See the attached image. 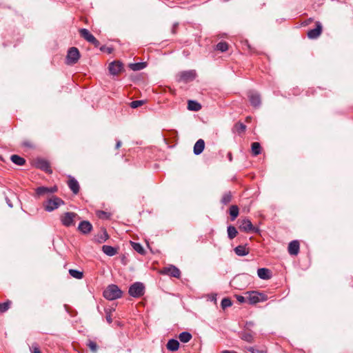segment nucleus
Masks as SVG:
<instances>
[{
    "label": "nucleus",
    "instance_id": "obj_1",
    "mask_svg": "<svg viewBox=\"0 0 353 353\" xmlns=\"http://www.w3.org/2000/svg\"><path fill=\"white\" fill-rule=\"evenodd\" d=\"M123 292L117 285H110L103 291V296L110 301L115 300L121 297Z\"/></svg>",
    "mask_w": 353,
    "mask_h": 353
},
{
    "label": "nucleus",
    "instance_id": "obj_2",
    "mask_svg": "<svg viewBox=\"0 0 353 353\" xmlns=\"http://www.w3.org/2000/svg\"><path fill=\"white\" fill-rule=\"evenodd\" d=\"M64 205V201L59 197L51 196L44 203L43 207L46 211L52 212Z\"/></svg>",
    "mask_w": 353,
    "mask_h": 353
},
{
    "label": "nucleus",
    "instance_id": "obj_3",
    "mask_svg": "<svg viewBox=\"0 0 353 353\" xmlns=\"http://www.w3.org/2000/svg\"><path fill=\"white\" fill-rule=\"evenodd\" d=\"M246 294L249 303L252 305L265 301L268 299L267 294L257 291L247 292Z\"/></svg>",
    "mask_w": 353,
    "mask_h": 353
},
{
    "label": "nucleus",
    "instance_id": "obj_4",
    "mask_svg": "<svg viewBox=\"0 0 353 353\" xmlns=\"http://www.w3.org/2000/svg\"><path fill=\"white\" fill-rule=\"evenodd\" d=\"M128 293L134 298L141 297L145 293V285L141 282H135L130 286Z\"/></svg>",
    "mask_w": 353,
    "mask_h": 353
},
{
    "label": "nucleus",
    "instance_id": "obj_5",
    "mask_svg": "<svg viewBox=\"0 0 353 353\" xmlns=\"http://www.w3.org/2000/svg\"><path fill=\"white\" fill-rule=\"evenodd\" d=\"M239 228L241 231L245 232H254L257 233L259 230L254 227L252 222L248 219H244L239 221Z\"/></svg>",
    "mask_w": 353,
    "mask_h": 353
},
{
    "label": "nucleus",
    "instance_id": "obj_6",
    "mask_svg": "<svg viewBox=\"0 0 353 353\" xmlns=\"http://www.w3.org/2000/svg\"><path fill=\"white\" fill-rule=\"evenodd\" d=\"M196 74L195 70L182 71L178 74V81L188 83L193 81L196 78Z\"/></svg>",
    "mask_w": 353,
    "mask_h": 353
},
{
    "label": "nucleus",
    "instance_id": "obj_7",
    "mask_svg": "<svg viewBox=\"0 0 353 353\" xmlns=\"http://www.w3.org/2000/svg\"><path fill=\"white\" fill-rule=\"evenodd\" d=\"M58 190V188L56 185H54L52 187H44V186H40L38 187L35 190V194L36 196L40 197L43 196H52V194L57 192Z\"/></svg>",
    "mask_w": 353,
    "mask_h": 353
},
{
    "label": "nucleus",
    "instance_id": "obj_8",
    "mask_svg": "<svg viewBox=\"0 0 353 353\" xmlns=\"http://www.w3.org/2000/svg\"><path fill=\"white\" fill-rule=\"evenodd\" d=\"M77 216L74 212H65L61 216L60 220L61 223L65 227H70L74 225V219Z\"/></svg>",
    "mask_w": 353,
    "mask_h": 353
},
{
    "label": "nucleus",
    "instance_id": "obj_9",
    "mask_svg": "<svg viewBox=\"0 0 353 353\" xmlns=\"http://www.w3.org/2000/svg\"><path fill=\"white\" fill-rule=\"evenodd\" d=\"M80 54L79 50L72 47L69 49L67 54V63L68 64H74L79 59Z\"/></svg>",
    "mask_w": 353,
    "mask_h": 353
},
{
    "label": "nucleus",
    "instance_id": "obj_10",
    "mask_svg": "<svg viewBox=\"0 0 353 353\" xmlns=\"http://www.w3.org/2000/svg\"><path fill=\"white\" fill-rule=\"evenodd\" d=\"M251 105L254 108H259L261 105V100L259 93L254 91H250L248 94Z\"/></svg>",
    "mask_w": 353,
    "mask_h": 353
},
{
    "label": "nucleus",
    "instance_id": "obj_11",
    "mask_svg": "<svg viewBox=\"0 0 353 353\" xmlns=\"http://www.w3.org/2000/svg\"><path fill=\"white\" fill-rule=\"evenodd\" d=\"M161 273L163 274L170 275V276L175 277V278H179L180 275H181V272H180L179 269L172 265H171L168 267L164 268L161 270Z\"/></svg>",
    "mask_w": 353,
    "mask_h": 353
},
{
    "label": "nucleus",
    "instance_id": "obj_12",
    "mask_svg": "<svg viewBox=\"0 0 353 353\" xmlns=\"http://www.w3.org/2000/svg\"><path fill=\"white\" fill-rule=\"evenodd\" d=\"M123 69V64L119 61H114L109 64L108 70L111 74L117 75Z\"/></svg>",
    "mask_w": 353,
    "mask_h": 353
},
{
    "label": "nucleus",
    "instance_id": "obj_13",
    "mask_svg": "<svg viewBox=\"0 0 353 353\" xmlns=\"http://www.w3.org/2000/svg\"><path fill=\"white\" fill-rule=\"evenodd\" d=\"M78 230L83 234H88L92 231V225L88 221H82L79 224Z\"/></svg>",
    "mask_w": 353,
    "mask_h": 353
},
{
    "label": "nucleus",
    "instance_id": "obj_14",
    "mask_svg": "<svg viewBox=\"0 0 353 353\" xmlns=\"http://www.w3.org/2000/svg\"><path fill=\"white\" fill-rule=\"evenodd\" d=\"M316 28L307 32V37L310 39H316L322 32V26L320 22L316 23Z\"/></svg>",
    "mask_w": 353,
    "mask_h": 353
},
{
    "label": "nucleus",
    "instance_id": "obj_15",
    "mask_svg": "<svg viewBox=\"0 0 353 353\" xmlns=\"http://www.w3.org/2000/svg\"><path fill=\"white\" fill-rule=\"evenodd\" d=\"M300 245L297 240L291 241L288 245V252L290 255L296 256L299 252Z\"/></svg>",
    "mask_w": 353,
    "mask_h": 353
},
{
    "label": "nucleus",
    "instance_id": "obj_16",
    "mask_svg": "<svg viewBox=\"0 0 353 353\" xmlns=\"http://www.w3.org/2000/svg\"><path fill=\"white\" fill-rule=\"evenodd\" d=\"M68 185L70 190L74 194H77L79 192V182L72 176H70L69 180L68 181Z\"/></svg>",
    "mask_w": 353,
    "mask_h": 353
},
{
    "label": "nucleus",
    "instance_id": "obj_17",
    "mask_svg": "<svg viewBox=\"0 0 353 353\" xmlns=\"http://www.w3.org/2000/svg\"><path fill=\"white\" fill-rule=\"evenodd\" d=\"M257 274L261 279L263 280H268L271 279L272 276L271 270L265 268H259Z\"/></svg>",
    "mask_w": 353,
    "mask_h": 353
},
{
    "label": "nucleus",
    "instance_id": "obj_18",
    "mask_svg": "<svg viewBox=\"0 0 353 353\" xmlns=\"http://www.w3.org/2000/svg\"><path fill=\"white\" fill-rule=\"evenodd\" d=\"M254 333L252 331L244 330L240 333V338L248 343H252L254 341Z\"/></svg>",
    "mask_w": 353,
    "mask_h": 353
},
{
    "label": "nucleus",
    "instance_id": "obj_19",
    "mask_svg": "<svg viewBox=\"0 0 353 353\" xmlns=\"http://www.w3.org/2000/svg\"><path fill=\"white\" fill-rule=\"evenodd\" d=\"M37 166L41 170L45 171L47 173H51L52 170L50 168L49 163L44 159H39L37 161Z\"/></svg>",
    "mask_w": 353,
    "mask_h": 353
},
{
    "label": "nucleus",
    "instance_id": "obj_20",
    "mask_svg": "<svg viewBox=\"0 0 353 353\" xmlns=\"http://www.w3.org/2000/svg\"><path fill=\"white\" fill-rule=\"evenodd\" d=\"M205 148V142L203 139H199L194 145V153L196 155L201 154Z\"/></svg>",
    "mask_w": 353,
    "mask_h": 353
},
{
    "label": "nucleus",
    "instance_id": "obj_21",
    "mask_svg": "<svg viewBox=\"0 0 353 353\" xmlns=\"http://www.w3.org/2000/svg\"><path fill=\"white\" fill-rule=\"evenodd\" d=\"M102 251L109 256H112L117 254V248L108 245L102 246Z\"/></svg>",
    "mask_w": 353,
    "mask_h": 353
},
{
    "label": "nucleus",
    "instance_id": "obj_22",
    "mask_svg": "<svg viewBox=\"0 0 353 353\" xmlns=\"http://www.w3.org/2000/svg\"><path fill=\"white\" fill-rule=\"evenodd\" d=\"M79 34L81 37L88 42L92 41L94 39V36L90 32V31L85 28H81L79 30Z\"/></svg>",
    "mask_w": 353,
    "mask_h": 353
},
{
    "label": "nucleus",
    "instance_id": "obj_23",
    "mask_svg": "<svg viewBox=\"0 0 353 353\" xmlns=\"http://www.w3.org/2000/svg\"><path fill=\"white\" fill-rule=\"evenodd\" d=\"M166 347L170 351H176L179 350V343L177 340L172 339L168 341Z\"/></svg>",
    "mask_w": 353,
    "mask_h": 353
},
{
    "label": "nucleus",
    "instance_id": "obj_24",
    "mask_svg": "<svg viewBox=\"0 0 353 353\" xmlns=\"http://www.w3.org/2000/svg\"><path fill=\"white\" fill-rule=\"evenodd\" d=\"M234 250L235 254L240 256H246L249 254V250L245 245H239L236 247Z\"/></svg>",
    "mask_w": 353,
    "mask_h": 353
},
{
    "label": "nucleus",
    "instance_id": "obj_25",
    "mask_svg": "<svg viewBox=\"0 0 353 353\" xmlns=\"http://www.w3.org/2000/svg\"><path fill=\"white\" fill-rule=\"evenodd\" d=\"M188 108L192 111H199L201 109V105L196 101L190 100L188 103Z\"/></svg>",
    "mask_w": 353,
    "mask_h": 353
},
{
    "label": "nucleus",
    "instance_id": "obj_26",
    "mask_svg": "<svg viewBox=\"0 0 353 353\" xmlns=\"http://www.w3.org/2000/svg\"><path fill=\"white\" fill-rule=\"evenodd\" d=\"M231 221H234L239 216V210L237 205H231L229 210Z\"/></svg>",
    "mask_w": 353,
    "mask_h": 353
},
{
    "label": "nucleus",
    "instance_id": "obj_27",
    "mask_svg": "<svg viewBox=\"0 0 353 353\" xmlns=\"http://www.w3.org/2000/svg\"><path fill=\"white\" fill-rule=\"evenodd\" d=\"M192 337V334L188 332H182L179 335V339L180 341L182 343L189 342L191 340Z\"/></svg>",
    "mask_w": 353,
    "mask_h": 353
},
{
    "label": "nucleus",
    "instance_id": "obj_28",
    "mask_svg": "<svg viewBox=\"0 0 353 353\" xmlns=\"http://www.w3.org/2000/svg\"><path fill=\"white\" fill-rule=\"evenodd\" d=\"M146 66V63L145 62H139L134 63H130L129 65V68L134 71H139L143 70Z\"/></svg>",
    "mask_w": 353,
    "mask_h": 353
},
{
    "label": "nucleus",
    "instance_id": "obj_29",
    "mask_svg": "<svg viewBox=\"0 0 353 353\" xmlns=\"http://www.w3.org/2000/svg\"><path fill=\"white\" fill-rule=\"evenodd\" d=\"M11 161L16 165H23L26 163V160L19 155L13 154L10 157Z\"/></svg>",
    "mask_w": 353,
    "mask_h": 353
},
{
    "label": "nucleus",
    "instance_id": "obj_30",
    "mask_svg": "<svg viewBox=\"0 0 353 353\" xmlns=\"http://www.w3.org/2000/svg\"><path fill=\"white\" fill-rule=\"evenodd\" d=\"M132 248L137 251L139 254L144 255L145 252L143 246L139 243L130 241Z\"/></svg>",
    "mask_w": 353,
    "mask_h": 353
},
{
    "label": "nucleus",
    "instance_id": "obj_31",
    "mask_svg": "<svg viewBox=\"0 0 353 353\" xmlns=\"http://www.w3.org/2000/svg\"><path fill=\"white\" fill-rule=\"evenodd\" d=\"M252 152L254 156H257L261 152V147L259 143L254 142L252 143Z\"/></svg>",
    "mask_w": 353,
    "mask_h": 353
},
{
    "label": "nucleus",
    "instance_id": "obj_32",
    "mask_svg": "<svg viewBox=\"0 0 353 353\" xmlns=\"http://www.w3.org/2000/svg\"><path fill=\"white\" fill-rule=\"evenodd\" d=\"M228 236L230 239H233L237 234L238 232L233 225H229L227 228Z\"/></svg>",
    "mask_w": 353,
    "mask_h": 353
},
{
    "label": "nucleus",
    "instance_id": "obj_33",
    "mask_svg": "<svg viewBox=\"0 0 353 353\" xmlns=\"http://www.w3.org/2000/svg\"><path fill=\"white\" fill-rule=\"evenodd\" d=\"M69 274L71 276L77 279H81L83 277V272L74 269L69 270Z\"/></svg>",
    "mask_w": 353,
    "mask_h": 353
},
{
    "label": "nucleus",
    "instance_id": "obj_34",
    "mask_svg": "<svg viewBox=\"0 0 353 353\" xmlns=\"http://www.w3.org/2000/svg\"><path fill=\"white\" fill-rule=\"evenodd\" d=\"M109 238V235L108 234L106 230H103L102 234L100 235L98 234L97 236V241L99 243H101L103 242H105L106 240H108Z\"/></svg>",
    "mask_w": 353,
    "mask_h": 353
},
{
    "label": "nucleus",
    "instance_id": "obj_35",
    "mask_svg": "<svg viewBox=\"0 0 353 353\" xmlns=\"http://www.w3.org/2000/svg\"><path fill=\"white\" fill-rule=\"evenodd\" d=\"M231 201H232V194L230 192H227L223 194L221 201L223 205H227Z\"/></svg>",
    "mask_w": 353,
    "mask_h": 353
},
{
    "label": "nucleus",
    "instance_id": "obj_36",
    "mask_svg": "<svg viewBox=\"0 0 353 353\" xmlns=\"http://www.w3.org/2000/svg\"><path fill=\"white\" fill-rule=\"evenodd\" d=\"M216 50L222 52H225L228 50V44L225 41H221L216 44Z\"/></svg>",
    "mask_w": 353,
    "mask_h": 353
},
{
    "label": "nucleus",
    "instance_id": "obj_37",
    "mask_svg": "<svg viewBox=\"0 0 353 353\" xmlns=\"http://www.w3.org/2000/svg\"><path fill=\"white\" fill-rule=\"evenodd\" d=\"M245 129L246 125L241 122H238L234 125V130L239 133L243 132L245 130Z\"/></svg>",
    "mask_w": 353,
    "mask_h": 353
},
{
    "label": "nucleus",
    "instance_id": "obj_38",
    "mask_svg": "<svg viewBox=\"0 0 353 353\" xmlns=\"http://www.w3.org/2000/svg\"><path fill=\"white\" fill-rule=\"evenodd\" d=\"M232 305V302L229 298H223L221 303V305L223 310L230 307Z\"/></svg>",
    "mask_w": 353,
    "mask_h": 353
},
{
    "label": "nucleus",
    "instance_id": "obj_39",
    "mask_svg": "<svg viewBox=\"0 0 353 353\" xmlns=\"http://www.w3.org/2000/svg\"><path fill=\"white\" fill-rule=\"evenodd\" d=\"M11 302L10 301H7L4 303H0V313H3L6 312L10 306Z\"/></svg>",
    "mask_w": 353,
    "mask_h": 353
},
{
    "label": "nucleus",
    "instance_id": "obj_40",
    "mask_svg": "<svg viewBox=\"0 0 353 353\" xmlns=\"http://www.w3.org/2000/svg\"><path fill=\"white\" fill-rule=\"evenodd\" d=\"M145 103V101L143 100H137V101H133L130 103V107L132 108H137L138 107H140L142 105H143Z\"/></svg>",
    "mask_w": 353,
    "mask_h": 353
},
{
    "label": "nucleus",
    "instance_id": "obj_41",
    "mask_svg": "<svg viewBox=\"0 0 353 353\" xmlns=\"http://www.w3.org/2000/svg\"><path fill=\"white\" fill-rule=\"evenodd\" d=\"M88 346L92 352H96L97 351L98 346L95 342L89 341L88 343Z\"/></svg>",
    "mask_w": 353,
    "mask_h": 353
},
{
    "label": "nucleus",
    "instance_id": "obj_42",
    "mask_svg": "<svg viewBox=\"0 0 353 353\" xmlns=\"http://www.w3.org/2000/svg\"><path fill=\"white\" fill-rule=\"evenodd\" d=\"M248 350L252 353H267V351L265 349H257L253 347H250Z\"/></svg>",
    "mask_w": 353,
    "mask_h": 353
},
{
    "label": "nucleus",
    "instance_id": "obj_43",
    "mask_svg": "<svg viewBox=\"0 0 353 353\" xmlns=\"http://www.w3.org/2000/svg\"><path fill=\"white\" fill-rule=\"evenodd\" d=\"M31 353H41L38 345L37 343H33L32 347H30Z\"/></svg>",
    "mask_w": 353,
    "mask_h": 353
},
{
    "label": "nucleus",
    "instance_id": "obj_44",
    "mask_svg": "<svg viewBox=\"0 0 353 353\" xmlns=\"http://www.w3.org/2000/svg\"><path fill=\"white\" fill-rule=\"evenodd\" d=\"M254 325V322L247 321L245 325V329L247 331H251L250 328Z\"/></svg>",
    "mask_w": 353,
    "mask_h": 353
},
{
    "label": "nucleus",
    "instance_id": "obj_45",
    "mask_svg": "<svg viewBox=\"0 0 353 353\" xmlns=\"http://www.w3.org/2000/svg\"><path fill=\"white\" fill-rule=\"evenodd\" d=\"M236 299L239 303H245V297L241 296V295H237Z\"/></svg>",
    "mask_w": 353,
    "mask_h": 353
},
{
    "label": "nucleus",
    "instance_id": "obj_46",
    "mask_svg": "<svg viewBox=\"0 0 353 353\" xmlns=\"http://www.w3.org/2000/svg\"><path fill=\"white\" fill-rule=\"evenodd\" d=\"M90 43L93 44L95 47H99L100 45L99 41L95 37H94V39L92 40V41H90Z\"/></svg>",
    "mask_w": 353,
    "mask_h": 353
},
{
    "label": "nucleus",
    "instance_id": "obj_47",
    "mask_svg": "<svg viewBox=\"0 0 353 353\" xmlns=\"http://www.w3.org/2000/svg\"><path fill=\"white\" fill-rule=\"evenodd\" d=\"M97 214H98L99 217H100V218H103V217L107 216V213L104 211H99Z\"/></svg>",
    "mask_w": 353,
    "mask_h": 353
},
{
    "label": "nucleus",
    "instance_id": "obj_48",
    "mask_svg": "<svg viewBox=\"0 0 353 353\" xmlns=\"http://www.w3.org/2000/svg\"><path fill=\"white\" fill-rule=\"evenodd\" d=\"M106 320L109 323H111L112 322V319L110 313H107Z\"/></svg>",
    "mask_w": 353,
    "mask_h": 353
},
{
    "label": "nucleus",
    "instance_id": "obj_49",
    "mask_svg": "<svg viewBox=\"0 0 353 353\" xmlns=\"http://www.w3.org/2000/svg\"><path fill=\"white\" fill-rule=\"evenodd\" d=\"M6 203H7L8 205L10 208H12L13 207V205H12V202L10 201V200L8 197H6Z\"/></svg>",
    "mask_w": 353,
    "mask_h": 353
},
{
    "label": "nucleus",
    "instance_id": "obj_50",
    "mask_svg": "<svg viewBox=\"0 0 353 353\" xmlns=\"http://www.w3.org/2000/svg\"><path fill=\"white\" fill-rule=\"evenodd\" d=\"M121 146V141H117L116 143V148L119 149Z\"/></svg>",
    "mask_w": 353,
    "mask_h": 353
},
{
    "label": "nucleus",
    "instance_id": "obj_51",
    "mask_svg": "<svg viewBox=\"0 0 353 353\" xmlns=\"http://www.w3.org/2000/svg\"><path fill=\"white\" fill-rule=\"evenodd\" d=\"M228 160L231 162L232 161V154L231 152H228Z\"/></svg>",
    "mask_w": 353,
    "mask_h": 353
},
{
    "label": "nucleus",
    "instance_id": "obj_52",
    "mask_svg": "<svg viewBox=\"0 0 353 353\" xmlns=\"http://www.w3.org/2000/svg\"><path fill=\"white\" fill-rule=\"evenodd\" d=\"M222 353H236V352L234 351L224 350L222 352Z\"/></svg>",
    "mask_w": 353,
    "mask_h": 353
},
{
    "label": "nucleus",
    "instance_id": "obj_53",
    "mask_svg": "<svg viewBox=\"0 0 353 353\" xmlns=\"http://www.w3.org/2000/svg\"><path fill=\"white\" fill-rule=\"evenodd\" d=\"M23 145L28 147H30V144L28 143H24Z\"/></svg>",
    "mask_w": 353,
    "mask_h": 353
}]
</instances>
